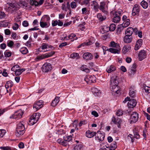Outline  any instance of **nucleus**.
<instances>
[{
    "instance_id": "1",
    "label": "nucleus",
    "mask_w": 150,
    "mask_h": 150,
    "mask_svg": "<svg viewBox=\"0 0 150 150\" xmlns=\"http://www.w3.org/2000/svg\"><path fill=\"white\" fill-rule=\"evenodd\" d=\"M110 87H112L113 92L118 94L120 92V87L118 86V81L117 77L113 76L111 78L110 80Z\"/></svg>"
},
{
    "instance_id": "2",
    "label": "nucleus",
    "mask_w": 150,
    "mask_h": 150,
    "mask_svg": "<svg viewBox=\"0 0 150 150\" xmlns=\"http://www.w3.org/2000/svg\"><path fill=\"white\" fill-rule=\"evenodd\" d=\"M22 122H20L17 124L16 132V134L17 137H19L23 135L25 132V128Z\"/></svg>"
},
{
    "instance_id": "3",
    "label": "nucleus",
    "mask_w": 150,
    "mask_h": 150,
    "mask_svg": "<svg viewBox=\"0 0 150 150\" xmlns=\"http://www.w3.org/2000/svg\"><path fill=\"white\" fill-rule=\"evenodd\" d=\"M23 113V112L21 110H19L15 112L14 114L11 116L10 117V118L19 119L22 117Z\"/></svg>"
},
{
    "instance_id": "4",
    "label": "nucleus",
    "mask_w": 150,
    "mask_h": 150,
    "mask_svg": "<svg viewBox=\"0 0 150 150\" xmlns=\"http://www.w3.org/2000/svg\"><path fill=\"white\" fill-rule=\"evenodd\" d=\"M55 53V52H50L46 53L44 54L41 55L40 56H38L36 58V61H38L41 59L48 58L52 56V55L54 54Z\"/></svg>"
},
{
    "instance_id": "5",
    "label": "nucleus",
    "mask_w": 150,
    "mask_h": 150,
    "mask_svg": "<svg viewBox=\"0 0 150 150\" xmlns=\"http://www.w3.org/2000/svg\"><path fill=\"white\" fill-rule=\"evenodd\" d=\"M139 114L136 112H133L131 115L130 118V124L136 122L138 120Z\"/></svg>"
},
{
    "instance_id": "6",
    "label": "nucleus",
    "mask_w": 150,
    "mask_h": 150,
    "mask_svg": "<svg viewBox=\"0 0 150 150\" xmlns=\"http://www.w3.org/2000/svg\"><path fill=\"white\" fill-rule=\"evenodd\" d=\"M84 80L88 84H91L96 82V77L94 76L88 75L86 76Z\"/></svg>"
},
{
    "instance_id": "7",
    "label": "nucleus",
    "mask_w": 150,
    "mask_h": 150,
    "mask_svg": "<svg viewBox=\"0 0 150 150\" xmlns=\"http://www.w3.org/2000/svg\"><path fill=\"white\" fill-rule=\"evenodd\" d=\"M52 67L50 63L46 62L45 63L42 67V69L43 72H47L50 71Z\"/></svg>"
},
{
    "instance_id": "8",
    "label": "nucleus",
    "mask_w": 150,
    "mask_h": 150,
    "mask_svg": "<svg viewBox=\"0 0 150 150\" xmlns=\"http://www.w3.org/2000/svg\"><path fill=\"white\" fill-rule=\"evenodd\" d=\"M105 135L103 133L98 132L96 135L95 136V139L99 142H102L104 139Z\"/></svg>"
},
{
    "instance_id": "9",
    "label": "nucleus",
    "mask_w": 150,
    "mask_h": 150,
    "mask_svg": "<svg viewBox=\"0 0 150 150\" xmlns=\"http://www.w3.org/2000/svg\"><path fill=\"white\" fill-rule=\"evenodd\" d=\"M120 13L119 12H115L113 15V18L112 19L114 23H117L119 22L120 20Z\"/></svg>"
},
{
    "instance_id": "10",
    "label": "nucleus",
    "mask_w": 150,
    "mask_h": 150,
    "mask_svg": "<svg viewBox=\"0 0 150 150\" xmlns=\"http://www.w3.org/2000/svg\"><path fill=\"white\" fill-rule=\"evenodd\" d=\"M83 57V59L86 60H91L93 59V56L91 53L87 52L84 53Z\"/></svg>"
},
{
    "instance_id": "11",
    "label": "nucleus",
    "mask_w": 150,
    "mask_h": 150,
    "mask_svg": "<svg viewBox=\"0 0 150 150\" xmlns=\"http://www.w3.org/2000/svg\"><path fill=\"white\" fill-rule=\"evenodd\" d=\"M139 6L137 4H135L133 8L132 14V16H135L139 14Z\"/></svg>"
},
{
    "instance_id": "12",
    "label": "nucleus",
    "mask_w": 150,
    "mask_h": 150,
    "mask_svg": "<svg viewBox=\"0 0 150 150\" xmlns=\"http://www.w3.org/2000/svg\"><path fill=\"white\" fill-rule=\"evenodd\" d=\"M146 56V51L144 50L141 51L139 54V60L142 61Z\"/></svg>"
},
{
    "instance_id": "13",
    "label": "nucleus",
    "mask_w": 150,
    "mask_h": 150,
    "mask_svg": "<svg viewBox=\"0 0 150 150\" xmlns=\"http://www.w3.org/2000/svg\"><path fill=\"white\" fill-rule=\"evenodd\" d=\"M43 105V101L42 100H40L34 104L33 108L38 110L42 108Z\"/></svg>"
},
{
    "instance_id": "14",
    "label": "nucleus",
    "mask_w": 150,
    "mask_h": 150,
    "mask_svg": "<svg viewBox=\"0 0 150 150\" xmlns=\"http://www.w3.org/2000/svg\"><path fill=\"white\" fill-rule=\"evenodd\" d=\"M112 121L115 124L117 125V127L119 128H120V124L122 122L121 120L119 118L116 119L115 117H113L112 119Z\"/></svg>"
},
{
    "instance_id": "15",
    "label": "nucleus",
    "mask_w": 150,
    "mask_h": 150,
    "mask_svg": "<svg viewBox=\"0 0 150 150\" xmlns=\"http://www.w3.org/2000/svg\"><path fill=\"white\" fill-rule=\"evenodd\" d=\"M137 103L136 100L134 99H132L129 100L127 104L129 108H133L136 106Z\"/></svg>"
},
{
    "instance_id": "16",
    "label": "nucleus",
    "mask_w": 150,
    "mask_h": 150,
    "mask_svg": "<svg viewBox=\"0 0 150 150\" xmlns=\"http://www.w3.org/2000/svg\"><path fill=\"white\" fill-rule=\"evenodd\" d=\"M129 95L132 98L135 97L136 95V90L134 86H132L129 88Z\"/></svg>"
},
{
    "instance_id": "17",
    "label": "nucleus",
    "mask_w": 150,
    "mask_h": 150,
    "mask_svg": "<svg viewBox=\"0 0 150 150\" xmlns=\"http://www.w3.org/2000/svg\"><path fill=\"white\" fill-rule=\"evenodd\" d=\"M132 35H125L124 38V41L125 43H129L132 42Z\"/></svg>"
},
{
    "instance_id": "18",
    "label": "nucleus",
    "mask_w": 150,
    "mask_h": 150,
    "mask_svg": "<svg viewBox=\"0 0 150 150\" xmlns=\"http://www.w3.org/2000/svg\"><path fill=\"white\" fill-rule=\"evenodd\" d=\"M116 67L113 64L109 66L106 68V71L108 73H110L115 71L116 69Z\"/></svg>"
},
{
    "instance_id": "19",
    "label": "nucleus",
    "mask_w": 150,
    "mask_h": 150,
    "mask_svg": "<svg viewBox=\"0 0 150 150\" xmlns=\"http://www.w3.org/2000/svg\"><path fill=\"white\" fill-rule=\"evenodd\" d=\"M142 44V39H139L137 41L134 47V50H137L141 47Z\"/></svg>"
},
{
    "instance_id": "20",
    "label": "nucleus",
    "mask_w": 150,
    "mask_h": 150,
    "mask_svg": "<svg viewBox=\"0 0 150 150\" xmlns=\"http://www.w3.org/2000/svg\"><path fill=\"white\" fill-rule=\"evenodd\" d=\"M13 83L11 81H8L6 82L5 87L7 89V92H8V89L9 88V90H10L11 87L13 86Z\"/></svg>"
},
{
    "instance_id": "21",
    "label": "nucleus",
    "mask_w": 150,
    "mask_h": 150,
    "mask_svg": "<svg viewBox=\"0 0 150 150\" xmlns=\"http://www.w3.org/2000/svg\"><path fill=\"white\" fill-rule=\"evenodd\" d=\"M96 134V132L88 130L86 132V135L87 137L91 138L93 137Z\"/></svg>"
},
{
    "instance_id": "22",
    "label": "nucleus",
    "mask_w": 150,
    "mask_h": 150,
    "mask_svg": "<svg viewBox=\"0 0 150 150\" xmlns=\"http://www.w3.org/2000/svg\"><path fill=\"white\" fill-rule=\"evenodd\" d=\"M134 31V29L132 27L127 28L125 32V35H132Z\"/></svg>"
},
{
    "instance_id": "23",
    "label": "nucleus",
    "mask_w": 150,
    "mask_h": 150,
    "mask_svg": "<svg viewBox=\"0 0 150 150\" xmlns=\"http://www.w3.org/2000/svg\"><path fill=\"white\" fill-rule=\"evenodd\" d=\"M131 48L130 46L129 45H125L122 48V53L124 54H126L130 50Z\"/></svg>"
},
{
    "instance_id": "24",
    "label": "nucleus",
    "mask_w": 150,
    "mask_h": 150,
    "mask_svg": "<svg viewBox=\"0 0 150 150\" xmlns=\"http://www.w3.org/2000/svg\"><path fill=\"white\" fill-rule=\"evenodd\" d=\"M97 17L100 21H102L105 20L106 18L105 15H102L101 13H98L97 14Z\"/></svg>"
},
{
    "instance_id": "25",
    "label": "nucleus",
    "mask_w": 150,
    "mask_h": 150,
    "mask_svg": "<svg viewBox=\"0 0 150 150\" xmlns=\"http://www.w3.org/2000/svg\"><path fill=\"white\" fill-rule=\"evenodd\" d=\"M27 3L25 1H23L22 0H20L18 3V6L23 8L24 7H27Z\"/></svg>"
},
{
    "instance_id": "26",
    "label": "nucleus",
    "mask_w": 150,
    "mask_h": 150,
    "mask_svg": "<svg viewBox=\"0 0 150 150\" xmlns=\"http://www.w3.org/2000/svg\"><path fill=\"white\" fill-rule=\"evenodd\" d=\"M59 97H56L52 101L51 104V105L53 107L55 106L59 101Z\"/></svg>"
},
{
    "instance_id": "27",
    "label": "nucleus",
    "mask_w": 150,
    "mask_h": 150,
    "mask_svg": "<svg viewBox=\"0 0 150 150\" xmlns=\"http://www.w3.org/2000/svg\"><path fill=\"white\" fill-rule=\"evenodd\" d=\"M69 39H67L66 40H68L69 39H71V41H74L75 40H76L78 38L76 37V35L74 33H71L68 36Z\"/></svg>"
},
{
    "instance_id": "28",
    "label": "nucleus",
    "mask_w": 150,
    "mask_h": 150,
    "mask_svg": "<svg viewBox=\"0 0 150 150\" xmlns=\"http://www.w3.org/2000/svg\"><path fill=\"white\" fill-rule=\"evenodd\" d=\"M35 114L30 117V120L29 121L30 122H31L32 125H34L38 121V120L35 118Z\"/></svg>"
},
{
    "instance_id": "29",
    "label": "nucleus",
    "mask_w": 150,
    "mask_h": 150,
    "mask_svg": "<svg viewBox=\"0 0 150 150\" xmlns=\"http://www.w3.org/2000/svg\"><path fill=\"white\" fill-rule=\"evenodd\" d=\"M50 18L49 15H46L43 16L42 18L41 19L42 21L48 23L50 20Z\"/></svg>"
},
{
    "instance_id": "30",
    "label": "nucleus",
    "mask_w": 150,
    "mask_h": 150,
    "mask_svg": "<svg viewBox=\"0 0 150 150\" xmlns=\"http://www.w3.org/2000/svg\"><path fill=\"white\" fill-rule=\"evenodd\" d=\"M117 147V143L116 142L114 141L110 144L109 150H115Z\"/></svg>"
},
{
    "instance_id": "31",
    "label": "nucleus",
    "mask_w": 150,
    "mask_h": 150,
    "mask_svg": "<svg viewBox=\"0 0 150 150\" xmlns=\"http://www.w3.org/2000/svg\"><path fill=\"white\" fill-rule=\"evenodd\" d=\"M82 14L83 15H88L90 14V11L86 7L82 9Z\"/></svg>"
},
{
    "instance_id": "32",
    "label": "nucleus",
    "mask_w": 150,
    "mask_h": 150,
    "mask_svg": "<svg viewBox=\"0 0 150 150\" xmlns=\"http://www.w3.org/2000/svg\"><path fill=\"white\" fill-rule=\"evenodd\" d=\"M123 24H121L120 25H118V27L117 29V32L118 34H120L122 30H123L124 28Z\"/></svg>"
},
{
    "instance_id": "33",
    "label": "nucleus",
    "mask_w": 150,
    "mask_h": 150,
    "mask_svg": "<svg viewBox=\"0 0 150 150\" xmlns=\"http://www.w3.org/2000/svg\"><path fill=\"white\" fill-rule=\"evenodd\" d=\"M140 4L142 7L144 9H146L147 8L149 5L148 3L144 0L141 2Z\"/></svg>"
},
{
    "instance_id": "34",
    "label": "nucleus",
    "mask_w": 150,
    "mask_h": 150,
    "mask_svg": "<svg viewBox=\"0 0 150 150\" xmlns=\"http://www.w3.org/2000/svg\"><path fill=\"white\" fill-rule=\"evenodd\" d=\"M40 26L42 28H47L48 27L47 22L43 21L41 19L40 22Z\"/></svg>"
},
{
    "instance_id": "35",
    "label": "nucleus",
    "mask_w": 150,
    "mask_h": 150,
    "mask_svg": "<svg viewBox=\"0 0 150 150\" xmlns=\"http://www.w3.org/2000/svg\"><path fill=\"white\" fill-rule=\"evenodd\" d=\"M80 69L82 71H85L86 73L89 72L90 71L89 69L87 68L86 66L85 65H83L80 67Z\"/></svg>"
},
{
    "instance_id": "36",
    "label": "nucleus",
    "mask_w": 150,
    "mask_h": 150,
    "mask_svg": "<svg viewBox=\"0 0 150 150\" xmlns=\"http://www.w3.org/2000/svg\"><path fill=\"white\" fill-rule=\"evenodd\" d=\"M93 4H94L93 9L94 10L98 11V9L99 8V5L98 3L95 1H93Z\"/></svg>"
},
{
    "instance_id": "37",
    "label": "nucleus",
    "mask_w": 150,
    "mask_h": 150,
    "mask_svg": "<svg viewBox=\"0 0 150 150\" xmlns=\"http://www.w3.org/2000/svg\"><path fill=\"white\" fill-rule=\"evenodd\" d=\"M20 51L23 54H25L28 52V49L25 47H22L20 50Z\"/></svg>"
},
{
    "instance_id": "38",
    "label": "nucleus",
    "mask_w": 150,
    "mask_h": 150,
    "mask_svg": "<svg viewBox=\"0 0 150 150\" xmlns=\"http://www.w3.org/2000/svg\"><path fill=\"white\" fill-rule=\"evenodd\" d=\"M109 51L113 53H119V51L117 49H114L113 48H110L109 49Z\"/></svg>"
},
{
    "instance_id": "39",
    "label": "nucleus",
    "mask_w": 150,
    "mask_h": 150,
    "mask_svg": "<svg viewBox=\"0 0 150 150\" xmlns=\"http://www.w3.org/2000/svg\"><path fill=\"white\" fill-rule=\"evenodd\" d=\"M64 140L65 141L69 142L72 139V137L71 136L65 135L63 137Z\"/></svg>"
},
{
    "instance_id": "40",
    "label": "nucleus",
    "mask_w": 150,
    "mask_h": 150,
    "mask_svg": "<svg viewBox=\"0 0 150 150\" xmlns=\"http://www.w3.org/2000/svg\"><path fill=\"white\" fill-rule=\"evenodd\" d=\"M70 57L73 58H76L78 59L79 58V54L76 53H73L70 55Z\"/></svg>"
},
{
    "instance_id": "41",
    "label": "nucleus",
    "mask_w": 150,
    "mask_h": 150,
    "mask_svg": "<svg viewBox=\"0 0 150 150\" xmlns=\"http://www.w3.org/2000/svg\"><path fill=\"white\" fill-rule=\"evenodd\" d=\"M130 24V20L129 19H127L122 24H123L124 27L126 28Z\"/></svg>"
},
{
    "instance_id": "42",
    "label": "nucleus",
    "mask_w": 150,
    "mask_h": 150,
    "mask_svg": "<svg viewBox=\"0 0 150 150\" xmlns=\"http://www.w3.org/2000/svg\"><path fill=\"white\" fill-rule=\"evenodd\" d=\"M116 28L115 25L114 23L111 24L109 28V30L111 31H114Z\"/></svg>"
},
{
    "instance_id": "43",
    "label": "nucleus",
    "mask_w": 150,
    "mask_h": 150,
    "mask_svg": "<svg viewBox=\"0 0 150 150\" xmlns=\"http://www.w3.org/2000/svg\"><path fill=\"white\" fill-rule=\"evenodd\" d=\"M14 45V43L12 40H9L7 42V45L10 48H12Z\"/></svg>"
},
{
    "instance_id": "44",
    "label": "nucleus",
    "mask_w": 150,
    "mask_h": 150,
    "mask_svg": "<svg viewBox=\"0 0 150 150\" xmlns=\"http://www.w3.org/2000/svg\"><path fill=\"white\" fill-rule=\"evenodd\" d=\"M30 4L31 5H35V6H38V2L35 0H30Z\"/></svg>"
},
{
    "instance_id": "45",
    "label": "nucleus",
    "mask_w": 150,
    "mask_h": 150,
    "mask_svg": "<svg viewBox=\"0 0 150 150\" xmlns=\"http://www.w3.org/2000/svg\"><path fill=\"white\" fill-rule=\"evenodd\" d=\"M106 5L105 2L104 1L101 2L100 3V5L99 6V9H100L105 8Z\"/></svg>"
},
{
    "instance_id": "46",
    "label": "nucleus",
    "mask_w": 150,
    "mask_h": 150,
    "mask_svg": "<svg viewBox=\"0 0 150 150\" xmlns=\"http://www.w3.org/2000/svg\"><path fill=\"white\" fill-rule=\"evenodd\" d=\"M133 132L135 137L137 139H139V135L138 134V131L135 129L134 130H133Z\"/></svg>"
},
{
    "instance_id": "47",
    "label": "nucleus",
    "mask_w": 150,
    "mask_h": 150,
    "mask_svg": "<svg viewBox=\"0 0 150 150\" xmlns=\"http://www.w3.org/2000/svg\"><path fill=\"white\" fill-rule=\"evenodd\" d=\"M4 54L5 56L7 57H9L11 55V52L8 51V50H6Z\"/></svg>"
},
{
    "instance_id": "48",
    "label": "nucleus",
    "mask_w": 150,
    "mask_h": 150,
    "mask_svg": "<svg viewBox=\"0 0 150 150\" xmlns=\"http://www.w3.org/2000/svg\"><path fill=\"white\" fill-rule=\"evenodd\" d=\"M82 146L81 144L77 145L75 146L74 148V150H81Z\"/></svg>"
},
{
    "instance_id": "49",
    "label": "nucleus",
    "mask_w": 150,
    "mask_h": 150,
    "mask_svg": "<svg viewBox=\"0 0 150 150\" xmlns=\"http://www.w3.org/2000/svg\"><path fill=\"white\" fill-rule=\"evenodd\" d=\"M0 149L2 150H11V148L9 146H1Z\"/></svg>"
},
{
    "instance_id": "50",
    "label": "nucleus",
    "mask_w": 150,
    "mask_h": 150,
    "mask_svg": "<svg viewBox=\"0 0 150 150\" xmlns=\"http://www.w3.org/2000/svg\"><path fill=\"white\" fill-rule=\"evenodd\" d=\"M6 131L4 129H0V137H3L6 133Z\"/></svg>"
},
{
    "instance_id": "51",
    "label": "nucleus",
    "mask_w": 150,
    "mask_h": 150,
    "mask_svg": "<svg viewBox=\"0 0 150 150\" xmlns=\"http://www.w3.org/2000/svg\"><path fill=\"white\" fill-rule=\"evenodd\" d=\"M92 91L94 93H98L100 90L97 88L94 87L92 89Z\"/></svg>"
},
{
    "instance_id": "52",
    "label": "nucleus",
    "mask_w": 150,
    "mask_h": 150,
    "mask_svg": "<svg viewBox=\"0 0 150 150\" xmlns=\"http://www.w3.org/2000/svg\"><path fill=\"white\" fill-rule=\"evenodd\" d=\"M19 27L18 25L16 23H14L12 27V28L13 30H17Z\"/></svg>"
},
{
    "instance_id": "53",
    "label": "nucleus",
    "mask_w": 150,
    "mask_h": 150,
    "mask_svg": "<svg viewBox=\"0 0 150 150\" xmlns=\"http://www.w3.org/2000/svg\"><path fill=\"white\" fill-rule=\"evenodd\" d=\"M136 72V70L133 69L132 68H130L129 70V74L132 75L134 74Z\"/></svg>"
},
{
    "instance_id": "54",
    "label": "nucleus",
    "mask_w": 150,
    "mask_h": 150,
    "mask_svg": "<svg viewBox=\"0 0 150 150\" xmlns=\"http://www.w3.org/2000/svg\"><path fill=\"white\" fill-rule=\"evenodd\" d=\"M72 8L75 9L77 7V5L75 2H72L70 4Z\"/></svg>"
},
{
    "instance_id": "55",
    "label": "nucleus",
    "mask_w": 150,
    "mask_h": 150,
    "mask_svg": "<svg viewBox=\"0 0 150 150\" xmlns=\"http://www.w3.org/2000/svg\"><path fill=\"white\" fill-rule=\"evenodd\" d=\"M7 5L9 7H8V8H14L15 6L14 3H7Z\"/></svg>"
},
{
    "instance_id": "56",
    "label": "nucleus",
    "mask_w": 150,
    "mask_h": 150,
    "mask_svg": "<svg viewBox=\"0 0 150 150\" xmlns=\"http://www.w3.org/2000/svg\"><path fill=\"white\" fill-rule=\"evenodd\" d=\"M144 89L145 90V91L146 93H149V92L150 91V87H149L147 86H144Z\"/></svg>"
},
{
    "instance_id": "57",
    "label": "nucleus",
    "mask_w": 150,
    "mask_h": 150,
    "mask_svg": "<svg viewBox=\"0 0 150 150\" xmlns=\"http://www.w3.org/2000/svg\"><path fill=\"white\" fill-rule=\"evenodd\" d=\"M15 74L16 76H19L21 75L22 73L20 69H17L15 71Z\"/></svg>"
},
{
    "instance_id": "58",
    "label": "nucleus",
    "mask_w": 150,
    "mask_h": 150,
    "mask_svg": "<svg viewBox=\"0 0 150 150\" xmlns=\"http://www.w3.org/2000/svg\"><path fill=\"white\" fill-rule=\"evenodd\" d=\"M20 67L18 65H16L15 66H13L11 68V70L15 71L17 69Z\"/></svg>"
},
{
    "instance_id": "59",
    "label": "nucleus",
    "mask_w": 150,
    "mask_h": 150,
    "mask_svg": "<svg viewBox=\"0 0 150 150\" xmlns=\"http://www.w3.org/2000/svg\"><path fill=\"white\" fill-rule=\"evenodd\" d=\"M123 114V111L122 110H119L117 111L116 113L117 115L118 116H120Z\"/></svg>"
},
{
    "instance_id": "60",
    "label": "nucleus",
    "mask_w": 150,
    "mask_h": 150,
    "mask_svg": "<svg viewBox=\"0 0 150 150\" xmlns=\"http://www.w3.org/2000/svg\"><path fill=\"white\" fill-rule=\"evenodd\" d=\"M58 21L57 20H53L52 21V25L53 27H54L57 25Z\"/></svg>"
},
{
    "instance_id": "61",
    "label": "nucleus",
    "mask_w": 150,
    "mask_h": 150,
    "mask_svg": "<svg viewBox=\"0 0 150 150\" xmlns=\"http://www.w3.org/2000/svg\"><path fill=\"white\" fill-rule=\"evenodd\" d=\"M6 16L4 13V12L0 11V18H3Z\"/></svg>"
},
{
    "instance_id": "62",
    "label": "nucleus",
    "mask_w": 150,
    "mask_h": 150,
    "mask_svg": "<svg viewBox=\"0 0 150 150\" xmlns=\"http://www.w3.org/2000/svg\"><path fill=\"white\" fill-rule=\"evenodd\" d=\"M5 34L6 35H9L11 34V32L8 29H6L4 30Z\"/></svg>"
},
{
    "instance_id": "63",
    "label": "nucleus",
    "mask_w": 150,
    "mask_h": 150,
    "mask_svg": "<svg viewBox=\"0 0 150 150\" xmlns=\"http://www.w3.org/2000/svg\"><path fill=\"white\" fill-rule=\"evenodd\" d=\"M22 25L23 26L25 27H27L28 26L29 24L27 21H25L23 22Z\"/></svg>"
},
{
    "instance_id": "64",
    "label": "nucleus",
    "mask_w": 150,
    "mask_h": 150,
    "mask_svg": "<svg viewBox=\"0 0 150 150\" xmlns=\"http://www.w3.org/2000/svg\"><path fill=\"white\" fill-rule=\"evenodd\" d=\"M67 45V43L66 42H64L60 44L59 45V47L60 48H62L63 47H64L66 46Z\"/></svg>"
}]
</instances>
